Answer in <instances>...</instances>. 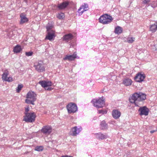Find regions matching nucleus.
Here are the masks:
<instances>
[{
    "mask_svg": "<svg viewBox=\"0 0 157 157\" xmlns=\"http://www.w3.org/2000/svg\"><path fill=\"white\" fill-rule=\"evenodd\" d=\"M146 98V95L142 93H135L129 98L130 102L134 103L136 106H139L140 105V103Z\"/></svg>",
    "mask_w": 157,
    "mask_h": 157,
    "instance_id": "obj_1",
    "label": "nucleus"
},
{
    "mask_svg": "<svg viewBox=\"0 0 157 157\" xmlns=\"http://www.w3.org/2000/svg\"><path fill=\"white\" fill-rule=\"evenodd\" d=\"M36 94L33 91L29 92L26 95L27 99L25 102L28 104L34 105V102L36 100Z\"/></svg>",
    "mask_w": 157,
    "mask_h": 157,
    "instance_id": "obj_2",
    "label": "nucleus"
},
{
    "mask_svg": "<svg viewBox=\"0 0 157 157\" xmlns=\"http://www.w3.org/2000/svg\"><path fill=\"white\" fill-rule=\"evenodd\" d=\"M36 117V114L34 112H30V113L24 115L23 121L26 122L32 123L35 121Z\"/></svg>",
    "mask_w": 157,
    "mask_h": 157,
    "instance_id": "obj_3",
    "label": "nucleus"
},
{
    "mask_svg": "<svg viewBox=\"0 0 157 157\" xmlns=\"http://www.w3.org/2000/svg\"><path fill=\"white\" fill-rule=\"evenodd\" d=\"M91 102L94 106L97 108H102L105 105V101L102 97L98 99H93Z\"/></svg>",
    "mask_w": 157,
    "mask_h": 157,
    "instance_id": "obj_4",
    "label": "nucleus"
},
{
    "mask_svg": "<svg viewBox=\"0 0 157 157\" xmlns=\"http://www.w3.org/2000/svg\"><path fill=\"white\" fill-rule=\"evenodd\" d=\"M99 20L100 23L105 24L110 23L113 20V18L110 16L105 14L101 16Z\"/></svg>",
    "mask_w": 157,
    "mask_h": 157,
    "instance_id": "obj_5",
    "label": "nucleus"
},
{
    "mask_svg": "<svg viewBox=\"0 0 157 157\" xmlns=\"http://www.w3.org/2000/svg\"><path fill=\"white\" fill-rule=\"evenodd\" d=\"M34 67L35 70L39 72H43L45 71L43 63L42 61H39L34 63Z\"/></svg>",
    "mask_w": 157,
    "mask_h": 157,
    "instance_id": "obj_6",
    "label": "nucleus"
},
{
    "mask_svg": "<svg viewBox=\"0 0 157 157\" xmlns=\"http://www.w3.org/2000/svg\"><path fill=\"white\" fill-rule=\"evenodd\" d=\"M67 108L69 113H74L78 110L76 105L74 103H70L67 106Z\"/></svg>",
    "mask_w": 157,
    "mask_h": 157,
    "instance_id": "obj_7",
    "label": "nucleus"
},
{
    "mask_svg": "<svg viewBox=\"0 0 157 157\" xmlns=\"http://www.w3.org/2000/svg\"><path fill=\"white\" fill-rule=\"evenodd\" d=\"M39 83L42 87L44 88L46 90H51L53 89V88L50 87L52 85L51 82L42 81H40Z\"/></svg>",
    "mask_w": 157,
    "mask_h": 157,
    "instance_id": "obj_8",
    "label": "nucleus"
},
{
    "mask_svg": "<svg viewBox=\"0 0 157 157\" xmlns=\"http://www.w3.org/2000/svg\"><path fill=\"white\" fill-rule=\"evenodd\" d=\"M88 10V4L84 3L83 5L81 6L78 10V12L79 14V15H81L84 12L87 11Z\"/></svg>",
    "mask_w": 157,
    "mask_h": 157,
    "instance_id": "obj_9",
    "label": "nucleus"
},
{
    "mask_svg": "<svg viewBox=\"0 0 157 157\" xmlns=\"http://www.w3.org/2000/svg\"><path fill=\"white\" fill-rule=\"evenodd\" d=\"M139 112H140V115H144L147 116L148 115L149 110L146 106L140 107L138 110Z\"/></svg>",
    "mask_w": 157,
    "mask_h": 157,
    "instance_id": "obj_10",
    "label": "nucleus"
},
{
    "mask_svg": "<svg viewBox=\"0 0 157 157\" xmlns=\"http://www.w3.org/2000/svg\"><path fill=\"white\" fill-rule=\"evenodd\" d=\"M41 132L45 135L49 134L52 131V127L50 126H44L41 129Z\"/></svg>",
    "mask_w": 157,
    "mask_h": 157,
    "instance_id": "obj_11",
    "label": "nucleus"
},
{
    "mask_svg": "<svg viewBox=\"0 0 157 157\" xmlns=\"http://www.w3.org/2000/svg\"><path fill=\"white\" fill-rule=\"evenodd\" d=\"M8 73L7 72H4L2 75V80L6 81L11 82L13 81L11 77H8Z\"/></svg>",
    "mask_w": 157,
    "mask_h": 157,
    "instance_id": "obj_12",
    "label": "nucleus"
},
{
    "mask_svg": "<svg viewBox=\"0 0 157 157\" xmlns=\"http://www.w3.org/2000/svg\"><path fill=\"white\" fill-rule=\"evenodd\" d=\"M145 78V75L144 74L138 73L135 77V79L137 82H140L143 81Z\"/></svg>",
    "mask_w": 157,
    "mask_h": 157,
    "instance_id": "obj_13",
    "label": "nucleus"
},
{
    "mask_svg": "<svg viewBox=\"0 0 157 157\" xmlns=\"http://www.w3.org/2000/svg\"><path fill=\"white\" fill-rule=\"evenodd\" d=\"M112 115L115 119H117L120 117L121 113L119 110L114 109L112 111Z\"/></svg>",
    "mask_w": 157,
    "mask_h": 157,
    "instance_id": "obj_14",
    "label": "nucleus"
},
{
    "mask_svg": "<svg viewBox=\"0 0 157 157\" xmlns=\"http://www.w3.org/2000/svg\"><path fill=\"white\" fill-rule=\"evenodd\" d=\"M21 20L20 23L21 24H23L27 22L28 21V18L26 17V15L23 13H21L20 15Z\"/></svg>",
    "mask_w": 157,
    "mask_h": 157,
    "instance_id": "obj_15",
    "label": "nucleus"
},
{
    "mask_svg": "<svg viewBox=\"0 0 157 157\" xmlns=\"http://www.w3.org/2000/svg\"><path fill=\"white\" fill-rule=\"evenodd\" d=\"M73 37V35L71 34L70 33L62 37V39L64 41L66 42H68L71 40L72 39Z\"/></svg>",
    "mask_w": 157,
    "mask_h": 157,
    "instance_id": "obj_16",
    "label": "nucleus"
},
{
    "mask_svg": "<svg viewBox=\"0 0 157 157\" xmlns=\"http://www.w3.org/2000/svg\"><path fill=\"white\" fill-rule=\"evenodd\" d=\"M97 138L99 140H102L106 139L107 136L106 135H104L101 133H98L95 134Z\"/></svg>",
    "mask_w": 157,
    "mask_h": 157,
    "instance_id": "obj_17",
    "label": "nucleus"
},
{
    "mask_svg": "<svg viewBox=\"0 0 157 157\" xmlns=\"http://www.w3.org/2000/svg\"><path fill=\"white\" fill-rule=\"evenodd\" d=\"M54 34L55 32L54 31H51L48 32V35L46 36L45 39L51 40L55 37Z\"/></svg>",
    "mask_w": 157,
    "mask_h": 157,
    "instance_id": "obj_18",
    "label": "nucleus"
},
{
    "mask_svg": "<svg viewBox=\"0 0 157 157\" xmlns=\"http://www.w3.org/2000/svg\"><path fill=\"white\" fill-rule=\"evenodd\" d=\"M82 128H78L76 127H75L72 129V134L74 136H75L77 134H78L81 131Z\"/></svg>",
    "mask_w": 157,
    "mask_h": 157,
    "instance_id": "obj_19",
    "label": "nucleus"
},
{
    "mask_svg": "<svg viewBox=\"0 0 157 157\" xmlns=\"http://www.w3.org/2000/svg\"><path fill=\"white\" fill-rule=\"evenodd\" d=\"M76 58V54L74 53L73 55L67 56L63 58L64 60H68L69 61H72L74 60Z\"/></svg>",
    "mask_w": 157,
    "mask_h": 157,
    "instance_id": "obj_20",
    "label": "nucleus"
},
{
    "mask_svg": "<svg viewBox=\"0 0 157 157\" xmlns=\"http://www.w3.org/2000/svg\"><path fill=\"white\" fill-rule=\"evenodd\" d=\"M157 30V22L151 25L150 26V30L152 33H154Z\"/></svg>",
    "mask_w": 157,
    "mask_h": 157,
    "instance_id": "obj_21",
    "label": "nucleus"
},
{
    "mask_svg": "<svg viewBox=\"0 0 157 157\" xmlns=\"http://www.w3.org/2000/svg\"><path fill=\"white\" fill-rule=\"evenodd\" d=\"M132 81V80L128 78H125L123 80V84L126 86H129L131 85Z\"/></svg>",
    "mask_w": 157,
    "mask_h": 157,
    "instance_id": "obj_22",
    "label": "nucleus"
},
{
    "mask_svg": "<svg viewBox=\"0 0 157 157\" xmlns=\"http://www.w3.org/2000/svg\"><path fill=\"white\" fill-rule=\"evenodd\" d=\"M68 4V2H64L61 4H59L58 5V8L59 9H63L66 8Z\"/></svg>",
    "mask_w": 157,
    "mask_h": 157,
    "instance_id": "obj_23",
    "label": "nucleus"
},
{
    "mask_svg": "<svg viewBox=\"0 0 157 157\" xmlns=\"http://www.w3.org/2000/svg\"><path fill=\"white\" fill-rule=\"evenodd\" d=\"M100 128L101 129H105L107 128V126L105 123V121H102L100 124Z\"/></svg>",
    "mask_w": 157,
    "mask_h": 157,
    "instance_id": "obj_24",
    "label": "nucleus"
},
{
    "mask_svg": "<svg viewBox=\"0 0 157 157\" xmlns=\"http://www.w3.org/2000/svg\"><path fill=\"white\" fill-rule=\"evenodd\" d=\"M21 50V47L20 46L17 45L14 48L13 51L15 53H19Z\"/></svg>",
    "mask_w": 157,
    "mask_h": 157,
    "instance_id": "obj_25",
    "label": "nucleus"
},
{
    "mask_svg": "<svg viewBox=\"0 0 157 157\" xmlns=\"http://www.w3.org/2000/svg\"><path fill=\"white\" fill-rule=\"evenodd\" d=\"M122 30L121 27L117 26L115 29V33L116 34H120L122 32Z\"/></svg>",
    "mask_w": 157,
    "mask_h": 157,
    "instance_id": "obj_26",
    "label": "nucleus"
},
{
    "mask_svg": "<svg viewBox=\"0 0 157 157\" xmlns=\"http://www.w3.org/2000/svg\"><path fill=\"white\" fill-rule=\"evenodd\" d=\"M135 40V38L132 37H128L127 39V42L129 43H132Z\"/></svg>",
    "mask_w": 157,
    "mask_h": 157,
    "instance_id": "obj_27",
    "label": "nucleus"
},
{
    "mask_svg": "<svg viewBox=\"0 0 157 157\" xmlns=\"http://www.w3.org/2000/svg\"><path fill=\"white\" fill-rule=\"evenodd\" d=\"M30 108L29 106L28 105L26 106L25 107V111L24 113V115L30 113V112H31L30 110Z\"/></svg>",
    "mask_w": 157,
    "mask_h": 157,
    "instance_id": "obj_28",
    "label": "nucleus"
},
{
    "mask_svg": "<svg viewBox=\"0 0 157 157\" xmlns=\"http://www.w3.org/2000/svg\"><path fill=\"white\" fill-rule=\"evenodd\" d=\"M56 16L59 19H62L65 17L64 14L62 13H58Z\"/></svg>",
    "mask_w": 157,
    "mask_h": 157,
    "instance_id": "obj_29",
    "label": "nucleus"
},
{
    "mask_svg": "<svg viewBox=\"0 0 157 157\" xmlns=\"http://www.w3.org/2000/svg\"><path fill=\"white\" fill-rule=\"evenodd\" d=\"M23 87V85L20 84L18 85L17 88L16 89V91L17 93H19L22 88Z\"/></svg>",
    "mask_w": 157,
    "mask_h": 157,
    "instance_id": "obj_30",
    "label": "nucleus"
},
{
    "mask_svg": "<svg viewBox=\"0 0 157 157\" xmlns=\"http://www.w3.org/2000/svg\"><path fill=\"white\" fill-rule=\"evenodd\" d=\"M35 150L38 151H42L43 150V147L42 146H37L36 147Z\"/></svg>",
    "mask_w": 157,
    "mask_h": 157,
    "instance_id": "obj_31",
    "label": "nucleus"
},
{
    "mask_svg": "<svg viewBox=\"0 0 157 157\" xmlns=\"http://www.w3.org/2000/svg\"><path fill=\"white\" fill-rule=\"evenodd\" d=\"M52 27L53 26L52 25L48 24L46 28L47 32H49V31H53V30L51 29Z\"/></svg>",
    "mask_w": 157,
    "mask_h": 157,
    "instance_id": "obj_32",
    "label": "nucleus"
},
{
    "mask_svg": "<svg viewBox=\"0 0 157 157\" xmlns=\"http://www.w3.org/2000/svg\"><path fill=\"white\" fill-rule=\"evenodd\" d=\"M99 113H101L102 114H106L107 113V111L105 110H99L98 111Z\"/></svg>",
    "mask_w": 157,
    "mask_h": 157,
    "instance_id": "obj_33",
    "label": "nucleus"
},
{
    "mask_svg": "<svg viewBox=\"0 0 157 157\" xmlns=\"http://www.w3.org/2000/svg\"><path fill=\"white\" fill-rule=\"evenodd\" d=\"M33 54V52H25V55L28 56H31Z\"/></svg>",
    "mask_w": 157,
    "mask_h": 157,
    "instance_id": "obj_34",
    "label": "nucleus"
},
{
    "mask_svg": "<svg viewBox=\"0 0 157 157\" xmlns=\"http://www.w3.org/2000/svg\"><path fill=\"white\" fill-rule=\"evenodd\" d=\"M150 1V0H144L143 1V3L144 4H147Z\"/></svg>",
    "mask_w": 157,
    "mask_h": 157,
    "instance_id": "obj_35",
    "label": "nucleus"
},
{
    "mask_svg": "<svg viewBox=\"0 0 157 157\" xmlns=\"http://www.w3.org/2000/svg\"><path fill=\"white\" fill-rule=\"evenodd\" d=\"M61 157H72V156H69L67 155H63L61 156Z\"/></svg>",
    "mask_w": 157,
    "mask_h": 157,
    "instance_id": "obj_36",
    "label": "nucleus"
},
{
    "mask_svg": "<svg viewBox=\"0 0 157 157\" xmlns=\"http://www.w3.org/2000/svg\"><path fill=\"white\" fill-rule=\"evenodd\" d=\"M155 131V130H152L150 131V133H152Z\"/></svg>",
    "mask_w": 157,
    "mask_h": 157,
    "instance_id": "obj_37",
    "label": "nucleus"
},
{
    "mask_svg": "<svg viewBox=\"0 0 157 157\" xmlns=\"http://www.w3.org/2000/svg\"><path fill=\"white\" fill-rule=\"evenodd\" d=\"M155 131H157V128H156V130H155Z\"/></svg>",
    "mask_w": 157,
    "mask_h": 157,
    "instance_id": "obj_38",
    "label": "nucleus"
},
{
    "mask_svg": "<svg viewBox=\"0 0 157 157\" xmlns=\"http://www.w3.org/2000/svg\"><path fill=\"white\" fill-rule=\"evenodd\" d=\"M25 0V2H26V0Z\"/></svg>",
    "mask_w": 157,
    "mask_h": 157,
    "instance_id": "obj_39",
    "label": "nucleus"
}]
</instances>
